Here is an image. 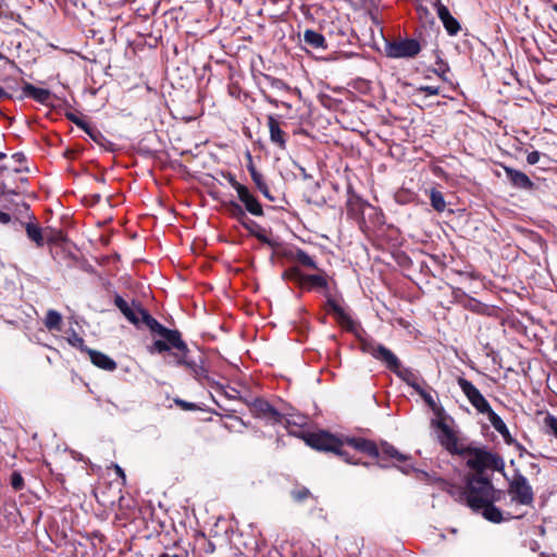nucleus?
<instances>
[{"label":"nucleus","mask_w":557,"mask_h":557,"mask_svg":"<svg viewBox=\"0 0 557 557\" xmlns=\"http://www.w3.org/2000/svg\"><path fill=\"white\" fill-rule=\"evenodd\" d=\"M67 342L75 348H78L81 349L82 351H86V349H88L86 346H85V342L83 339V337H81L76 332H73L69 338H67Z\"/></svg>","instance_id":"35"},{"label":"nucleus","mask_w":557,"mask_h":557,"mask_svg":"<svg viewBox=\"0 0 557 557\" xmlns=\"http://www.w3.org/2000/svg\"><path fill=\"white\" fill-rule=\"evenodd\" d=\"M239 200L244 203L245 209L252 215L261 216L263 215V209L261 203L258 201L257 198H255L249 189L242 188L240 193L238 194Z\"/></svg>","instance_id":"16"},{"label":"nucleus","mask_w":557,"mask_h":557,"mask_svg":"<svg viewBox=\"0 0 557 557\" xmlns=\"http://www.w3.org/2000/svg\"><path fill=\"white\" fill-rule=\"evenodd\" d=\"M433 7L436 10L438 18L442 21L445 29L449 35H456L460 30V24L450 14L448 8L441 2V0H434Z\"/></svg>","instance_id":"13"},{"label":"nucleus","mask_w":557,"mask_h":557,"mask_svg":"<svg viewBox=\"0 0 557 557\" xmlns=\"http://www.w3.org/2000/svg\"><path fill=\"white\" fill-rule=\"evenodd\" d=\"M242 225L247 228L252 235L253 233H256L258 231V228L260 227L256 222L251 221V220H248L246 218V220H243L242 222Z\"/></svg>","instance_id":"42"},{"label":"nucleus","mask_w":557,"mask_h":557,"mask_svg":"<svg viewBox=\"0 0 557 557\" xmlns=\"http://www.w3.org/2000/svg\"><path fill=\"white\" fill-rule=\"evenodd\" d=\"M494 504L495 503L484 504V506L481 508V511L486 520L493 523H500L505 520V518L500 509L497 508Z\"/></svg>","instance_id":"24"},{"label":"nucleus","mask_w":557,"mask_h":557,"mask_svg":"<svg viewBox=\"0 0 557 557\" xmlns=\"http://www.w3.org/2000/svg\"><path fill=\"white\" fill-rule=\"evenodd\" d=\"M504 171L513 187L525 190L533 188V183L525 173L506 165Z\"/></svg>","instance_id":"15"},{"label":"nucleus","mask_w":557,"mask_h":557,"mask_svg":"<svg viewBox=\"0 0 557 557\" xmlns=\"http://www.w3.org/2000/svg\"><path fill=\"white\" fill-rule=\"evenodd\" d=\"M228 212L230 214L236 219L238 222H242L243 220H246V214L244 209L235 201H231L228 203Z\"/></svg>","instance_id":"32"},{"label":"nucleus","mask_w":557,"mask_h":557,"mask_svg":"<svg viewBox=\"0 0 557 557\" xmlns=\"http://www.w3.org/2000/svg\"><path fill=\"white\" fill-rule=\"evenodd\" d=\"M248 170L251 175V180L253 181L258 189L263 194V196L270 200H274V197L270 194L269 187L263 180V175L260 172H258L252 164L248 166Z\"/></svg>","instance_id":"23"},{"label":"nucleus","mask_w":557,"mask_h":557,"mask_svg":"<svg viewBox=\"0 0 557 557\" xmlns=\"http://www.w3.org/2000/svg\"><path fill=\"white\" fill-rule=\"evenodd\" d=\"M249 407L251 412L258 418L267 419L273 423L281 422L282 420L281 412L264 399L256 398Z\"/></svg>","instance_id":"11"},{"label":"nucleus","mask_w":557,"mask_h":557,"mask_svg":"<svg viewBox=\"0 0 557 557\" xmlns=\"http://www.w3.org/2000/svg\"><path fill=\"white\" fill-rule=\"evenodd\" d=\"M552 9H553L554 12L557 13V3L552 4Z\"/></svg>","instance_id":"54"},{"label":"nucleus","mask_w":557,"mask_h":557,"mask_svg":"<svg viewBox=\"0 0 557 557\" xmlns=\"http://www.w3.org/2000/svg\"><path fill=\"white\" fill-rule=\"evenodd\" d=\"M438 70H435L434 72L443 79L447 81L446 73L449 71V67L446 63L443 61L438 62Z\"/></svg>","instance_id":"41"},{"label":"nucleus","mask_w":557,"mask_h":557,"mask_svg":"<svg viewBox=\"0 0 557 557\" xmlns=\"http://www.w3.org/2000/svg\"><path fill=\"white\" fill-rule=\"evenodd\" d=\"M86 352L89 355L90 361L102 370L113 371L117 367L116 362L112 358L101 351L86 349Z\"/></svg>","instance_id":"18"},{"label":"nucleus","mask_w":557,"mask_h":557,"mask_svg":"<svg viewBox=\"0 0 557 557\" xmlns=\"http://www.w3.org/2000/svg\"><path fill=\"white\" fill-rule=\"evenodd\" d=\"M292 258L306 268L318 270L315 260L302 249H297Z\"/></svg>","instance_id":"27"},{"label":"nucleus","mask_w":557,"mask_h":557,"mask_svg":"<svg viewBox=\"0 0 557 557\" xmlns=\"http://www.w3.org/2000/svg\"><path fill=\"white\" fill-rule=\"evenodd\" d=\"M227 181H228L230 185L237 191V195L240 193L242 188H246V186L238 183L236 181V178L234 177V175H232V174L227 175Z\"/></svg>","instance_id":"43"},{"label":"nucleus","mask_w":557,"mask_h":557,"mask_svg":"<svg viewBox=\"0 0 557 557\" xmlns=\"http://www.w3.org/2000/svg\"><path fill=\"white\" fill-rule=\"evenodd\" d=\"M159 557H181V556H180V555H177V554H173V555H171V554H168V553H163V554H161Z\"/></svg>","instance_id":"50"},{"label":"nucleus","mask_w":557,"mask_h":557,"mask_svg":"<svg viewBox=\"0 0 557 557\" xmlns=\"http://www.w3.org/2000/svg\"><path fill=\"white\" fill-rule=\"evenodd\" d=\"M361 347L364 352L383 362L386 368L393 372H395L401 366L397 356L384 345L373 342H363Z\"/></svg>","instance_id":"7"},{"label":"nucleus","mask_w":557,"mask_h":557,"mask_svg":"<svg viewBox=\"0 0 557 557\" xmlns=\"http://www.w3.org/2000/svg\"><path fill=\"white\" fill-rule=\"evenodd\" d=\"M457 383L466 395L469 403L480 412L487 416L488 421L493 428L500 434L508 430L503 419L492 409L488 401L481 394V392L468 380L460 376Z\"/></svg>","instance_id":"3"},{"label":"nucleus","mask_w":557,"mask_h":557,"mask_svg":"<svg viewBox=\"0 0 557 557\" xmlns=\"http://www.w3.org/2000/svg\"><path fill=\"white\" fill-rule=\"evenodd\" d=\"M174 403L183 410L193 411L198 409V406L196 404L188 403L180 398L174 399Z\"/></svg>","instance_id":"39"},{"label":"nucleus","mask_w":557,"mask_h":557,"mask_svg":"<svg viewBox=\"0 0 557 557\" xmlns=\"http://www.w3.org/2000/svg\"><path fill=\"white\" fill-rule=\"evenodd\" d=\"M114 305L120 309L123 315L135 326H140L141 313L145 312L146 309L141 307L139 302L132 301L128 304L125 299H123L120 295H116L114 298Z\"/></svg>","instance_id":"10"},{"label":"nucleus","mask_w":557,"mask_h":557,"mask_svg":"<svg viewBox=\"0 0 557 557\" xmlns=\"http://www.w3.org/2000/svg\"><path fill=\"white\" fill-rule=\"evenodd\" d=\"M305 46L315 50H325L327 48L326 40L322 34L317 30L307 28L304 30L302 39Z\"/></svg>","instance_id":"17"},{"label":"nucleus","mask_w":557,"mask_h":557,"mask_svg":"<svg viewBox=\"0 0 557 557\" xmlns=\"http://www.w3.org/2000/svg\"><path fill=\"white\" fill-rule=\"evenodd\" d=\"M9 97L10 95L0 86V100Z\"/></svg>","instance_id":"49"},{"label":"nucleus","mask_w":557,"mask_h":557,"mask_svg":"<svg viewBox=\"0 0 557 557\" xmlns=\"http://www.w3.org/2000/svg\"><path fill=\"white\" fill-rule=\"evenodd\" d=\"M321 272L322 273H320V274H305L301 287H305L308 289L314 288V287L327 288L329 283H327L326 274L323 271H321Z\"/></svg>","instance_id":"22"},{"label":"nucleus","mask_w":557,"mask_h":557,"mask_svg":"<svg viewBox=\"0 0 557 557\" xmlns=\"http://www.w3.org/2000/svg\"><path fill=\"white\" fill-rule=\"evenodd\" d=\"M440 87L438 86H429V85H422V86H419L417 89H416V94H426L429 96H436L440 94Z\"/></svg>","instance_id":"37"},{"label":"nucleus","mask_w":557,"mask_h":557,"mask_svg":"<svg viewBox=\"0 0 557 557\" xmlns=\"http://www.w3.org/2000/svg\"><path fill=\"white\" fill-rule=\"evenodd\" d=\"M11 486L15 490V491H20L24 487V479L23 476L21 475V473L14 471L12 474H11Z\"/></svg>","instance_id":"38"},{"label":"nucleus","mask_w":557,"mask_h":557,"mask_svg":"<svg viewBox=\"0 0 557 557\" xmlns=\"http://www.w3.org/2000/svg\"><path fill=\"white\" fill-rule=\"evenodd\" d=\"M511 517H512V518H518V519H519V518H522V517H523V515H517V516H511Z\"/></svg>","instance_id":"56"},{"label":"nucleus","mask_w":557,"mask_h":557,"mask_svg":"<svg viewBox=\"0 0 557 557\" xmlns=\"http://www.w3.org/2000/svg\"><path fill=\"white\" fill-rule=\"evenodd\" d=\"M305 274L297 268L293 267L283 272V278L297 283L300 287L302 286Z\"/></svg>","instance_id":"30"},{"label":"nucleus","mask_w":557,"mask_h":557,"mask_svg":"<svg viewBox=\"0 0 557 557\" xmlns=\"http://www.w3.org/2000/svg\"><path fill=\"white\" fill-rule=\"evenodd\" d=\"M5 157H7V154H5L4 152H1V151H0V161H1V160H3V159H5Z\"/></svg>","instance_id":"53"},{"label":"nucleus","mask_w":557,"mask_h":557,"mask_svg":"<svg viewBox=\"0 0 557 557\" xmlns=\"http://www.w3.org/2000/svg\"><path fill=\"white\" fill-rule=\"evenodd\" d=\"M22 90L25 97L32 98L42 104L48 103V101L51 98L50 90L45 88H38L29 83H25Z\"/></svg>","instance_id":"19"},{"label":"nucleus","mask_w":557,"mask_h":557,"mask_svg":"<svg viewBox=\"0 0 557 557\" xmlns=\"http://www.w3.org/2000/svg\"><path fill=\"white\" fill-rule=\"evenodd\" d=\"M11 221V216L9 213L0 211V223L8 224Z\"/></svg>","instance_id":"48"},{"label":"nucleus","mask_w":557,"mask_h":557,"mask_svg":"<svg viewBox=\"0 0 557 557\" xmlns=\"http://www.w3.org/2000/svg\"><path fill=\"white\" fill-rule=\"evenodd\" d=\"M459 495L473 511H480L484 504L500 502L504 492L496 490L490 478L468 475L466 487L459 492Z\"/></svg>","instance_id":"2"},{"label":"nucleus","mask_w":557,"mask_h":557,"mask_svg":"<svg viewBox=\"0 0 557 557\" xmlns=\"http://www.w3.org/2000/svg\"><path fill=\"white\" fill-rule=\"evenodd\" d=\"M3 60H8V58L2 52H0V61H3Z\"/></svg>","instance_id":"52"},{"label":"nucleus","mask_w":557,"mask_h":557,"mask_svg":"<svg viewBox=\"0 0 557 557\" xmlns=\"http://www.w3.org/2000/svg\"><path fill=\"white\" fill-rule=\"evenodd\" d=\"M399 379L411 386L416 392L422 387L425 382L420 375L411 369L403 368L401 366L394 372Z\"/></svg>","instance_id":"20"},{"label":"nucleus","mask_w":557,"mask_h":557,"mask_svg":"<svg viewBox=\"0 0 557 557\" xmlns=\"http://www.w3.org/2000/svg\"><path fill=\"white\" fill-rule=\"evenodd\" d=\"M65 116L67 120H70L72 123H74L76 126H78L79 128L84 129L87 134H89L90 136H92L91 132V127L83 120L81 119L78 115H76L75 113L73 112H66L65 113Z\"/></svg>","instance_id":"31"},{"label":"nucleus","mask_w":557,"mask_h":557,"mask_svg":"<svg viewBox=\"0 0 557 557\" xmlns=\"http://www.w3.org/2000/svg\"><path fill=\"white\" fill-rule=\"evenodd\" d=\"M379 450H380L379 458H382L385 456V457L394 458L397 461H406L408 459V456L399 453L394 446L386 444V443L382 444L381 447H379Z\"/></svg>","instance_id":"26"},{"label":"nucleus","mask_w":557,"mask_h":557,"mask_svg":"<svg viewBox=\"0 0 557 557\" xmlns=\"http://www.w3.org/2000/svg\"><path fill=\"white\" fill-rule=\"evenodd\" d=\"M500 435L503 436L504 438V442L508 445H511L513 443H516L515 438L511 436L509 430H506L504 433H500Z\"/></svg>","instance_id":"45"},{"label":"nucleus","mask_w":557,"mask_h":557,"mask_svg":"<svg viewBox=\"0 0 557 557\" xmlns=\"http://www.w3.org/2000/svg\"><path fill=\"white\" fill-rule=\"evenodd\" d=\"M330 310L334 313L337 323L347 332L357 334L360 325L334 299L327 300Z\"/></svg>","instance_id":"12"},{"label":"nucleus","mask_w":557,"mask_h":557,"mask_svg":"<svg viewBox=\"0 0 557 557\" xmlns=\"http://www.w3.org/2000/svg\"><path fill=\"white\" fill-rule=\"evenodd\" d=\"M386 51L391 58H413L421 51V46L418 40L407 38L388 44Z\"/></svg>","instance_id":"9"},{"label":"nucleus","mask_w":557,"mask_h":557,"mask_svg":"<svg viewBox=\"0 0 557 557\" xmlns=\"http://www.w3.org/2000/svg\"><path fill=\"white\" fill-rule=\"evenodd\" d=\"M113 468H114L115 473L117 474V476L122 479L123 483H125L126 475H125L124 470L119 465H113Z\"/></svg>","instance_id":"47"},{"label":"nucleus","mask_w":557,"mask_h":557,"mask_svg":"<svg viewBox=\"0 0 557 557\" xmlns=\"http://www.w3.org/2000/svg\"><path fill=\"white\" fill-rule=\"evenodd\" d=\"M61 324L62 315L53 309L48 310L45 319V326L49 331H60Z\"/></svg>","instance_id":"25"},{"label":"nucleus","mask_w":557,"mask_h":557,"mask_svg":"<svg viewBox=\"0 0 557 557\" xmlns=\"http://www.w3.org/2000/svg\"><path fill=\"white\" fill-rule=\"evenodd\" d=\"M430 201H431V206L433 207V209L436 210L437 212H443L446 208V202H445L444 196L437 189H434V188L431 189Z\"/></svg>","instance_id":"29"},{"label":"nucleus","mask_w":557,"mask_h":557,"mask_svg":"<svg viewBox=\"0 0 557 557\" xmlns=\"http://www.w3.org/2000/svg\"><path fill=\"white\" fill-rule=\"evenodd\" d=\"M417 393L423 398V400L432 408L435 407V400L433 396L428 393L423 386L417 391Z\"/></svg>","instance_id":"40"},{"label":"nucleus","mask_w":557,"mask_h":557,"mask_svg":"<svg viewBox=\"0 0 557 557\" xmlns=\"http://www.w3.org/2000/svg\"><path fill=\"white\" fill-rule=\"evenodd\" d=\"M301 171H302V175H304V177H305V178L310 177L309 175H307V174H306V172H305V170H304V169H301Z\"/></svg>","instance_id":"55"},{"label":"nucleus","mask_w":557,"mask_h":557,"mask_svg":"<svg viewBox=\"0 0 557 557\" xmlns=\"http://www.w3.org/2000/svg\"><path fill=\"white\" fill-rule=\"evenodd\" d=\"M467 466L474 470L473 475H484L487 470L503 472L505 461L502 456L496 453L483 448H466Z\"/></svg>","instance_id":"4"},{"label":"nucleus","mask_w":557,"mask_h":557,"mask_svg":"<svg viewBox=\"0 0 557 557\" xmlns=\"http://www.w3.org/2000/svg\"><path fill=\"white\" fill-rule=\"evenodd\" d=\"M293 499L297 503H302L311 496L310 491L307 487L295 488L290 493Z\"/></svg>","instance_id":"33"},{"label":"nucleus","mask_w":557,"mask_h":557,"mask_svg":"<svg viewBox=\"0 0 557 557\" xmlns=\"http://www.w3.org/2000/svg\"><path fill=\"white\" fill-rule=\"evenodd\" d=\"M344 441V445L352 447L356 450L364 453L371 457H380V450L376 444L370 440H366L362 437H346Z\"/></svg>","instance_id":"14"},{"label":"nucleus","mask_w":557,"mask_h":557,"mask_svg":"<svg viewBox=\"0 0 557 557\" xmlns=\"http://www.w3.org/2000/svg\"><path fill=\"white\" fill-rule=\"evenodd\" d=\"M432 425L438 429L437 440L441 445L451 454L465 455L463 448L458 445L454 431L443 420H433Z\"/></svg>","instance_id":"8"},{"label":"nucleus","mask_w":557,"mask_h":557,"mask_svg":"<svg viewBox=\"0 0 557 557\" xmlns=\"http://www.w3.org/2000/svg\"><path fill=\"white\" fill-rule=\"evenodd\" d=\"M26 233L29 239L36 243L38 247L44 246V236L41 228L33 223L26 224Z\"/></svg>","instance_id":"28"},{"label":"nucleus","mask_w":557,"mask_h":557,"mask_svg":"<svg viewBox=\"0 0 557 557\" xmlns=\"http://www.w3.org/2000/svg\"><path fill=\"white\" fill-rule=\"evenodd\" d=\"M541 152L534 150V151H531L530 153H528L527 156V161L529 164L533 165V164H536L540 159H541Z\"/></svg>","instance_id":"44"},{"label":"nucleus","mask_w":557,"mask_h":557,"mask_svg":"<svg viewBox=\"0 0 557 557\" xmlns=\"http://www.w3.org/2000/svg\"><path fill=\"white\" fill-rule=\"evenodd\" d=\"M268 126L270 131V139L273 144L277 145L281 149H285L286 140L285 133L281 129L280 123L274 116H268Z\"/></svg>","instance_id":"21"},{"label":"nucleus","mask_w":557,"mask_h":557,"mask_svg":"<svg viewBox=\"0 0 557 557\" xmlns=\"http://www.w3.org/2000/svg\"><path fill=\"white\" fill-rule=\"evenodd\" d=\"M307 444L322 451H331L342 457L346 462L357 463L348 457V453L344 449V441L327 432L311 433L306 438Z\"/></svg>","instance_id":"5"},{"label":"nucleus","mask_w":557,"mask_h":557,"mask_svg":"<svg viewBox=\"0 0 557 557\" xmlns=\"http://www.w3.org/2000/svg\"><path fill=\"white\" fill-rule=\"evenodd\" d=\"M500 435L503 436L504 438V442L508 445H511L513 443H516L515 438L511 436L509 430H506L504 433H500Z\"/></svg>","instance_id":"46"},{"label":"nucleus","mask_w":557,"mask_h":557,"mask_svg":"<svg viewBox=\"0 0 557 557\" xmlns=\"http://www.w3.org/2000/svg\"><path fill=\"white\" fill-rule=\"evenodd\" d=\"M141 313L140 324H145L152 334L159 335L161 338L156 339L150 348V351L165 352L171 348H175L180 354H174L176 364L189 368L195 375L199 374L200 368L194 361L187 359L189 349L186 343L182 339L181 333L177 330H170L159 323L147 310Z\"/></svg>","instance_id":"1"},{"label":"nucleus","mask_w":557,"mask_h":557,"mask_svg":"<svg viewBox=\"0 0 557 557\" xmlns=\"http://www.w3.org/2000/svg\"><path fill=\"white\" fill-rule=\"evenodd\" d=\"M5 193V185L3 183H0V197L3 196Z\"/></svg>","instance_id":"51"},{"label":"nucleus","mask_w":557,"mask_h":557,"mask_svg":"<svg viewBox=\"0 0 557 557\" xmlns=\"http://www.w3.org/2000/svg\"><path fill=\"white\" fill-rule=\"evenodd\" d=\"M508 494L511 502L522 506H533L534 492L528 479L520 472H516L508 482Z\"/></svg>","instance_id":"6"},{"label":"nucleus","mask_w":557,"mask_h":557,"mask_svg":"<svg viewBox=\"0 0 557 557\" xmlns=\"http://www.w3.org/2000/svg\"><path fill=\"white\" fill-rule=\"evenodd\" d=\"M253 236L257 237L261 243L267 244L268 246L275 248L278 246V243L276 239L270 238L265 235L264 231L259 227L256 233H253Z\"/></svg>","instance_id":"34"},{"label":"nucleus","mask_w":557,"mask_h":557,"mask_svg":"<svg viewBox=\"0 0 557 557\" xmlns=\"http://www.w3.org/2000/svg\"><path fill=\"white\" fill-rule=\"evenodd\" d=\"M544 424L548 430V433L553 434L555 437H557V418L548 414L544 419Z\"/></svg>","instance_id":"36"}]
</instances>
